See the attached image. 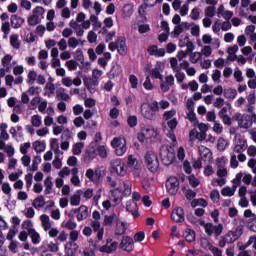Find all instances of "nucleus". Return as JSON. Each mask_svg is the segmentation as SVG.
<instances>
[{"instance_id":"27","label":"nucleus","mask_w":256,"mask_h":256,"mask_svg":"<svg viewBox=\"0 0 256 256\" xmlns=\"http://www.w3.org/2000/svg\"><path fill=\"white\" fill-rule=\"evenodd\" d=\"M190 137H193V135L198 139L199 141H205L207 138V133L205 132H197V130H191L189 133Z\"/></svg>"},{"instance_id":"17","label":"nucleus","mask_w":256,"mask_h":256,"mask_svg":"<svg viewBox=\"0 0 256 256\" xmlns=\"http://www.w3.org/2000/svg\"><path fill=\"white\" fill-rule=\"evenodd\" d=\"M241 235H243V228L238 226L234 231H228L226 237H229V239H233L234 242H236Z\"/></svg>"},{"instance_id":"40","label":"nucleus","mask_w":256,"mask_h":256,"mask_svg":"<svg viewBox=\"0 0 256 256\" xmlns=\"http://www.w3.org/2000/svg\"><path fill=\"white\" fill-rule=\"evenodd\" d=\"M184 195L188 201H192V199L197 197V192L193 191L192 189H187Z\"/></svg>"},{"instance_id":"58","label":"nucleus","mask_w":256,"mask_h":256,"mask_svg":"<svg viewBox=\"0 0 256 256\" xmlns=\"http://www.w3.org/2000/svg\"><path fill=\"white\" fill-rule=\"evenodd\" d=\"M224 103H225V99H223L222 97H218L216 98V101L213 103V105L214 107H216V109H221Z\"/></svg>"},{"instance_id":"41","label":"nucleus","mask_w":256,"mask_h":256,"mask_svg":"<svg viewBox=\"0 0 256 256\" xmlns=\"http://www.w3.org/2000/svg\"><path fill=\"white\" fill-rule=\"evenodd\" d=\"M170 65H171L174 73H179V71H181V68H179L177 66L178 65L177 58H175V57L170 58Z\"/></svg>"},{"instance_id":"42","label":"nucleus","mask_w":256,"mask_h":256,"mask_svg":"<svg viewBox=\"0 0 256 256\" xmlns=\"http://www.w3.org/2000/svg\"><path fill=\"white\" fill-rule=\"evenodd\" d=\"M113 221H115V214L113 215H105L103 225L107 227V225H113Z\"/></svg>"},{"instance_id":"7","label":"nucleus","mask_w":256,"mask_h":256,"mask_svg":"<svg viewBox=\"0 0 256 256\" xmlns=\"http://www.w3.org/2000/svg\"><path fill=\"white\" fill-rule=\"evenodd\" d=\"M205 233L211 237V235H215V237H219L221 233H223V224L213 225V223L205 224Z\"/></svg>"},{"instance_id":"61","label":"nucleus","mask_w":256,"mask_h":256,"mask_svg":"<svg viewBox=\"0 0 256 256\" xmlns=\"http://www.w3.org/2000/svg\"><path fill=\"white\" fill-rule=\"evenodd\" d=\"M68 45L72 47V49H75L79 45V40L75 37H70L68 40Z\"/></svg>"},{"instance_id":"36","label":"nucleus","mask_w":256,"mask_h":256,"mask_svg":"<svg viewBox=\"0 0 256 256\" xmlns=\"http://www.w3.org/2000/svg\"><path fill=\"white\" fill-rule=\"evenodd\" d=\"M221 195L223 197H233L235 195V190L231 189V187H225L221 190Z\"/></svg>"},{"instance_id":"51","label":"nucleus","mask_w":256,"mask_h":256,"mask_svg":"<svg viewBox=\"0 0 256 256\" xmlns=\"http://www.w3.org/2000/svg\"><path fill=\"white\" fill-rule=\"evenodd\" d=\"M127 123H128V126L131 128L137 127V116L135 115L129 116L127 119Z\"/></svg>"},{"instance_id":"62","label":"nucleus","mask_w":256,"mask_h":256,"mask_svg":"<svg viewBox=\"0 0 256 256\" xmlns=\"http://www.w3.org/2000/svg\"><path fill=\"white\" fill-rule=\"evenodd\" d=\"M74 125L75 127H83L85 125V119L83 117L79 116L74 119Z\"/></svg>"},{"instance_id":"35","label":"nucleus","mask_w":256,"mask_h":256,"mask_svg":"<svg viewBox=\"0 0 256 256\" xmlns=\"http://www.w3.org/2000/svg\"><path fill=\"white\" fill-rule=\"evenodd\" d=\"M184 41H187L186 43V53H188V55H191V53H193V51H195V44H193V42L191 40H189V36H186L184 38Z\"/></svg>"},{"instance_id":"59","label":"nucleus","mask_w":256,"mask_h":256,"mask_svg":"<svg viewBox=\"0 0 256 256\" xmlns=\"http://www.w3.org/2000/svg\"><path fill=\"white\" fill-rule=\"evenodd\" d=\"M178 124H179V122H177V118H173L167 122V125H168L169 129H171V131L177 129Z\"/></svg>"},{"instance_id":"50","label":"nucleus","mask_w":256,"mask_h":256,"mask_svg":"<svg viewBox=\"0 0 256 256\" xmlns=\"http://www.w3.org/2000/svg\"><path fill=\"white\" fill-rule=\"evenodd\" d=\"M201 57H202L201 52H193L190 55V61L191 63H197L199 59H201Z\"/></svg>"},{"instance_id":"39","label":"nucleus","mask_w":256,"mask_h":256,"mask_svg":"<svg viewBox=\"0 0 256 256\" xmlns=\"http://www.w3.org/2000/svg\"><path fill=\"white\" fill-rule=\"evenodd\" d=\"M188 181H189V184L191 185V187H199V184H200V181L197 179V177H195V174H191L189 177H188Z\"/></svg>"},{"instance_id":"8","label":"nucleus","mask_w":256,"mask_h":256,"mask_svg":"<svg viewBox=\"0 0 256 256\" xmlns=\"http://www.w3.org/2000/svg\"><path fill=\"white\" fill-rule=\"evenodd\" d=\"M119 249H122V251H127V253H131V251L135 249L133 238L130 236H123L122 241L119 244Z\"/></svg>"},{"instance_id":"23","label":"nucleus","mask_w":256,"mask_h":256,"mask_svg":"<svg viewBox=\"0 0 256 256\" xmlns=\"http://www.w3.org/2000/svg\"><path fill=\"white\" fill-rule=\"evenodd\" d=\"M84 85L87 89H91V87H97L99 85V80H96V78H84Z\"/></svg>"},{"instance_id":"44","label":"nucleus","mask_w":256,"mask_h":256,"mask_svg":"<svg viewBox=\"0 0 256 256\" xmlns=\"http://www.w3.org/2000/svg\"><path fill=\"white\" fill-rule=\"evenodd\" d=\"M200 16H201V12L199 11V8H197V7L193 8L190 13L191 19L193 21H197V19H199Z\"/></svg>"},{"instance_id":"11","label":"nucleus","mask_w":256,"mask_h":256,"mask_svg":"<svg viewBox=\"0 0 256 256\" xmlns=\"http://www.w3.org/2000/svg\"><path fill=\"white\" fill-rule=\"evenodd\" d=\"M127 39L125 38V36H119L118 37V53L119 55H121L122 57H125V55H127Z\"/></svg>"},{"instance_id":"4","label":"nucleus","mask_w":256,"mask_h":256,"mask_svg":"<svg viewBox=\"0 0 256 256\" xmlns=\"http://www.w3.org/2000/svg\"><path fill=\"white\" fill-rule=\"evenodd\" d=\"M111 146L113 147V149H115V154L118 157H121L125 155V153H127V140H125V138L115 137L111 141Z\"/></svg>"},{"instance_id":"18","label":"nucleus","mask_w":256,"mask_h":256,"mask_svg":"<svg viewBox=\"0 0 256 256\" xmlns=\"http://www.w3.org/2000/svg\"><path fill=\"white\" fill-rule=\"evenodd\" d=\"M40 220H41V223H42V227L44 229V231H49V229H51L52 227V224H51V220L49 218V215L47 214H42L40 216Z\"/></svg>"},{"instance_id":"6","label":"nucleus","mask_w":256,"mask_h":256,"mask_svg":"<svg viewBox=\"0 0 256 256\" xmlns=\"http://www.w3.org/2000/svg\"><path fill=\"white\" fill-rule=\"evenodd\" d=\"M180 182L176 176H170L166 180V189L169 195H177L179 192Z\"/></svg>"},{"instance_id":"9","label":"nucleus","mask_w":256,"mask_h":256,"mask_svg":"<svg viewBox=\"0 0 256 256\" xmlns=\"http://www.w3.org/2000/svg\"><path fill=\"white\" fill-rule=\"evenodd\" d=\"M171 219L174 223H183L185 221V210L182 207H177L171 212Z\"/></svg>"},{"instance_id":"3","label":"nucleus","mask_w":256,"mask_h":256,"mask_svg":"<svg viewBox=\"0 0 256 256\" xmlns=\"http://www.w3.org/2000/svg\"><path fill=\"white\" fill-rule=\"evenodd\" d=\"M160 158L162 163L167 167L175 161V150L171 146L160 147Z\"/></svg>"},{"instance_id":"30","label":"nucleus","mask_w":256,"mask_h":256,"mask_svg":"<svg viewBox=\"0 0 256 256\" xmlns=\"http://www.w3.org/2000/svg\"><path fill=\"white\" fill-rule=\"evenodd\" d=\"M83 147H85V144H83V142L75 143L72 147L73 155H81Z\"/></svg>"},{"instance_id":"54","label":"nucleus","mask_w":256,"mask_h":256,"mask_svg":"<svg viewBox=\"0 0 256 256\" xmlns=\"http://www.w3.org/2000/svg\"><path fill=\"white\" fill-rule=\"evenodd\" d=\"M143 87H144V89H146V91H152L153 84L151 83V77H149V76L146 77Z\"/></svg>"},{"instance_id":"48","label":"nucleus","mask_w":256,"mask_h":256,"mask_svg":"<svg viewBox=\"0 0 256 256\" xmlns=\"http://www.w3.org/2000/svg\"><path fill=\"white\" fill-rule=\"evenodd\" d=\"M64 227H65L66 229H68L69 231H75V229H77V223H75V222H73V220L69 219V220L65 223Z\"/></svg>"},{"instance_id":"5","label":"nucleus","mask_w":256,"mask_h":256,"mask_svg":"<svg viewBox=\"0 0 256 256\" xmlns=\"http://www.w3.org/2000/svg\"><path fill=\"white\" fill-rule=\"evenodd\" d=\"M111 171L119 175V177H125L127 175V166L123 160L114 159L111 161Z\"/></svg>"},{"instance_id":"24","label":"nucleus","mask_w":256,"mask_h":256,"mask_svg":"<svg viewBox=\"0 0 256 256\" xmlns=\"http://www.w3.org/2000/svg\"><path fill=\"white\" fill-rule=\"evenodd\" d=\"M149 74L151 75L152 79H159L160 81H163V75H161V72L159 71V66L149 69Z\"/></svg>"},{"instance_id":"25","label":"nucleus","mask_w":256,"mask_h":256,"mask_svg":"<svg viewBox=\"0 0 256 256\" xmlns=\"http://www.w3.org/2000/svg\"><path fill=\"white\" fill-rule=\"evenodd\" d=\"M10 45L13 49H20L21 43L19 42V35L13 34L10 36Z\"/></svg>"},{"instance_id":"28","label":"nucleus","mask_w":256,"mask_h":256,"mask_svg":"<svg viewBox=\"0 0 256 256\" xmlns=\"http://www.w3.org/2000/svg\"><path fill=\"white\" fill-rule=\"evenodd\" d=\"M123 17H131L133 15V4H126L122 9Z\"/></svg>"},{"instance_id":"55","label":"nucleus","mask_w":256,"mask_h":256,"mask_svg":"<svg viewBox=\"0 0 256 256\" xmlns=\"http://www.w3.org/2000/svg\"><path fill=\"white\" fill-rule=\"evenodd\" d=\"M177 115V111L175 110H169L164 113V119L165 121H169V119H173Z\"/></svg>"},{"instance_id":"52","label":"nucleus","mask_w":256,"mask_h":256,"mask_svg":"<svg viewBox=\"0 0 256 256\" xmlns=\"http://www.w3.org/2000/svg\"><path fill=\"white\" fill-rule=\"evenodd\" d=\"M205 15L206 17H215V6H208L205 9Z\"/></svg>"},{"instance_id":"29","label":"nucleus","mask_w":256,"mask_h":256,"mask_svg":"<svg viewBox=\"0 0 256 256\" xmlns=\"http://www.w3.org/2000/svg\"><path fill=\"white\" fill-rule=\"evenodd\" d=\"M247 149V141L245 140H239V144H236L234 147L235 153H241Z\"/></svg>"},{"instance_id":"19","label":"nucleus","mask_w":256,"mask_h":256,"mask_svg":"<svg viewBox=\"0 0 256 256\" xmlns=\"http://www.w3.org/2000/svg\"><path fill=\"white\" fill-rule=\"evenodd\" d=\"M183 237L187 241V243H193L195 241L196 233L193 229H186L183 233Z\"/></svg>"},{"instance_id":"13","label":"nucleus","mask_w":256,"mask_h":256,"mask_svg":"<svg viewBox=\"0 0 256 256\" xmlns=\"http://www.w3.org/2000/svg\"><path fill=\"white\" fill-rule=\"evenodd\" d=\"M79 249V245L75 242H68L65 245V253L66 256H73L75 253H77V250Z\"/></svg>"},{"instance_id":"21","label":"nucleus","mask_w":256,"mask_h":256,"mask_svg":"<svg viewBox=\"0 0 256 256\" xmlns=\"http://www.w3.org/2000/svg\"><path fill=\"white\" fill-rule=\"evenodd\" d=\"M127 166L135 169V171H139V167H140L139 162L137 161V158L133 157V155L128 156Z\"/></svg>"},{"instance_id":"43","label":"nucleus","mask_w":256,"mask_h":256,"mask_svg":"<svg viewBox=\"0 0 256 256\" xmlns=\"http://www.w3.org/2000/svg\"><path fill=\"white\" fill-rule=\"evenodd\" d=\"M28 83L29 85H33L35 83V81H37V73L35 72V70H31L29 73H28Z\"/></svg>"},{"instance_id":"12","label":"nucleus","mask_w":256,"mask_h":256,"mask_svg":"<svg viewBox=\"0 0 256 256\" xmlns=\"http://www.w3.org/2000/svg\"><path fill=\"white\" fill-rule=\"evenodd\" d=\"M10 23L13 29H21V27L23 26V23H25V19L21 18V16L17 14H13L10 18Z\"/></svg>"},{"instance_id":"53","label":"nucleus","mask_w":256,"mask_h":256,"mask_svg":"<svg viewBox=\"0 0 256 256\" xmlns=\"http://www.w3.org/2000/svg\"><path fill=\"white\" fill-rule=\"evenodd\" d=\"M209 250L211 251V253H213L214 256H223V250H221L213 245L209 246Z\"/></svg>"},{"instance_id":"14","label":"nucleus","mask_w":256,"mask_h":256,"mask_svg":"<svg viewBox=\"0 0 256 256\" xmlns=\"http://www.w3.org/2000/svg\"><path fill=\"white\" fill-rule=\"evenodd\" d=\"M28 235L31 238L33 245H39V243H41V236L35 228L28 229Z\"/></svg>"},{"instance_id":"64","label":"nucleus","mask_w":256,"mask_h":256,"mask_svg":"<svg viewBox=\"0 0 256 256\" xmlns=\"http://www.w3.org/2000/svg\"><path fill=\"white\" fill-rule=\"evenodd\" d=\"M83 111H84V108L80 104H76L75 106H73L74 115H81V113H83Z\"/></svg>"},{"instance_id":"46","label":"nucleus","mask_w":256,"mask_h":256,"mask_svg":"<svg viewBox=\"0 0 256 256\" xmlns=\"http://www.w3.org/2000/svg\"><path fill=\"white\" fill-rule=\"evenodd\" d=\"M39 163H41V156H35L32 162L31 171H37L39 169Z\"/></svg>"},{"instance_id":"45","label":"nucleus","mask_w":256,"mask_h":256,"mask_svg":"<svg viewBox=\"0 0 256 256\" xmlns=\"http://www.w3.org/2000/svg\"><path fill=\"white\" fill-rule=\"evenodd\" d=\"M99 157H101L102 159H106L107 157V149H105V147L102 145V146H98L97 149H96Z\"/></svg>"},{"instance_id":"1","label":"nucleus","mask_w":256,"mask_h":256,"mask_svg":"<svg viewBox=\"0 0 256 256\" xmlns=\"http://www.w3.org/2000/svg\"><path fill=\"white\" fill-rule=\"evenodd\" d=\"M142 117L148 121H157V112L159 111V102L154 100L151 104L143 103L140 106Z\"/></svg>"},{"instance_id":"10","label":"nucleus","mask_w":256,"mask_h":256,"mask_svg":"<svg viewBox=\"0 0 256 256\" xmlns=\"http://www.w3.org/2000/svg\"><path fill=\"white\" fill-rule=\"evenodd\" d=\"M95 157H97V149L93 146V143H91L84 153V161L89 163L93 161Z\"/></svg>"},{"instance_id":"60","label":"nucleus","mask_w":256,"mask_h":256,"mask_svg":"<svg viewBox=\"0 0 256 256\" xmlns=\"http://www.w3.org/2000/svg\"><path fill=\"white\" fill-rule=\"evenodd\" d=\"M69 139H71V131L66 129L62 132L61 141H69Z\"/></svg>"},{"instance_id":"47","label":"nucleus","mask_w":256,"mask_h":256,"mask_svg":"<svg viewBox=\"0 0 256 256\" xmlns=\"http://www.w3.org/2000/svg\"><path fill=\"white\" fill-rule=\"evenodd\" d=\"M151 31V27L149 24H142L138 26V32L143 35L144 33H149Z\"/></svg>"},{"instance_id":"2","label":"nucleus","mask_w":256,"mask_h":256,"mask_svg":"<svg viewBox=\"0 0 256 256\" xmlns=\"http://www.w3.org/2000/svg\"><path fill=\"white\" fill-rule=\"evenodd\" d=\"M144 161L150 173H157V171L159 170V157H157L155 151H147L144 156Z\"/></svg>"},{"instance_id":"57","label":"nucleus","mask_w":256,"mask_h":256,"mask_svg":"<svg viewBox=\"0 0 256 256\" xmlns=\"http://www.w3.org/2000/svg\"><path fill=\"white\" fill-rule=\"evenodd\" d=\"M32 125L33 127H41V116L39 115L32 116Z\"/></svg>"},{"instance_id":"56","label":"nucleus","mask_w":256,"mask_h":256,"mask_svg":"<svg viewBox=\"0 0 256 256\" xmlns=\"http://www.w3.org/2000/svg\"><path fill=\"white\" fill-rule=\"evenodd\" d=\"M187 117L191 123H195V121H197V114H195V110H188Z\"/></svg>"},{"instance_id":"20","label":"nucleus","mask_w":256,"mask_h":256,"mask_svg":"<svg viewBox=\"0 0 256 256\" xmlns=\"http://www.w3.org/2000/svg\"><path fill=\"white\" fill-rule=\"evenodd\" d=\"M45 203V197L40 195L34 199L32 206L34 209H41L42 207H45Z\"/></svg>"},{"instance_id":"15","label":"nucleus","mask_w":256,"mask_h":256,"mask_svg":"<svg viewBox=\"0 0 256 256\" xmlns=\"http://www.w3.org/2000/svg\"><path fill=\"white\" fill-rule=\"evenodd\" d=\"M81 195H83V190H77L76 193L70 197V205H72V207L81 205Z\"/></svg>"},{"instance_id":"16","label":"nucleus","mask_w":256,"mask_h":256,"mask_svg":"<svg viewBox=\"0 0 256 256\" xmlns=\"http://www.w3.org/2000/svg\"><path fill=\"white\" fill-rule=\"evenodd\" d=\"M89 217V208L85 205H81L78 208L77 221H83Z\"/></svg>"},{"instance_id":"31","label":"nucleus","mask_w":256,"mask_h":256,"mask_svg":"<svg viewBox=\"0 0 256 256\" xmlns=\"http://www.w3.org/2000/svg\"><path fill=\"white\" fill-rule=\"evenodd\" d=\"M224 97L226 99H235L237 97V90L234 88H229L224 91Z\"/></svg>"},{"instance_id":"49","label":"nucleus","mask_w":256,"mask_h":256,"mask_svg":"<svg viewBox=\"0 0 256 256\" xmlns=\"http://www.w3.org/2000/svg\"><path fill=\"white\" fill-rule=\"evenodd\" d=\"M145 239V232L139 231L134 235V241L136 243H141V241H144Z\"/></svg>"},{"instance_id":"33","label":"nucleus","mask_w":256,"mask_h":256,"mask_svg":"<svg viewBox=\"0 0 256 256\" xmlns=\"http://www.w3.org/2000/svg\"><path fill=\"white\" fill-rule=\"evenodd\" d=\"M219 241V247L223 248L227 245V243H235V240L233 238L227 237V234L225 236H221Z\"/></svg>"},{"instance_id":"32","label":"nucleus","mask_w":256,"mask_h":256,"mask_svg":"<svg viewBox=\"0 0 256 256\" xmlns=\"http://www.w3.org/2000/svg\"><path fill=\"white\" fill-rule=\"evenodd\" d=\"M74 59L75 61H79V63L83 65V63H85V56L83 55V50L77 49L74 53Z\"/></svg>"},{"instance_id":"63","label":"nucleus","mask_w":256,"mask_h":256,"mask_svg":"<svg viewBox=\"0 0 256 256\" xmlns=\"http://www.w3.org/2000/svg\"><path fill=\"white\" fill-rule=\"evenodd\" d=\"M87 39L89 41V43H95L97 41V35L95 32L93 31H89L88 32V36Z\"/></svg>"},{"instance_id":"34","label":"nucleus","mask_w":256,"mask_h":256,"mask_svg":"<svg viewBox=\"0 0 256 256\" xmlns=\"http://www.w3.org/2000/svg\"><path fill=\"white\" fill-rule=\"evenodd\" d=\"M45 147V143L41 141L33 142V148L36 151V153H43V151H45Z\"/></svg>"},{"instance_id":"22","label":"nucleus","mask_w":256,"mask_h":256,"mask_svg":"<svg viewBox=\"0 0 256 256\" xmlns=\"http://www.w3.org/2000/svg\"><path fill=\"white\" fill-rule=\"evenodd\" d=\"M127 233V225L125 222H121L120 224L116 225L115 228V235L120 237L121 235H125Z\"/></svg>"},{"instance_id":"38","label":"nucleus","mask_w":256,"mask_h":256,"mask_svg":"<svg viewBox=\"0 0 256 256\" xmlns=\"http://www.w3.org/2000/svg\"><path fill=\"white\" fill-rule=\"evenodd\" d=\"M66 65L69 71H77V67H79V63L75 60L67 61Z\"/></svg>"},{"instance_id":"26","label":"nucleus","mask_w":256,"mask_h":256,"mask_svg":"<svg viewBox=\"0 0 256 256\" xmlns=\"http://www.w3.org/2000/svg\"><path fill=\"white\" fill-rule=\"evenodd\" d=\"M27 21L30 27H35V25H39V23H41V20L39 19V15H35V14L30 15Z\"/></svg>"},{"instance_id":"37","label":"nucleus","mask_w":256,"mask_h":256,"mask_svg":"<svg viewBox=\"0 0 256 256\" xmlns=\"http://www.w3.org/2000/svg\"><path fill=\"white\" fill-rule=\"evenodd\" d=\"M129 83L132 89H137V86L139 85V79L137 78V76H135V74H131L129 76Z\"/></svg>"}]
</instances>
